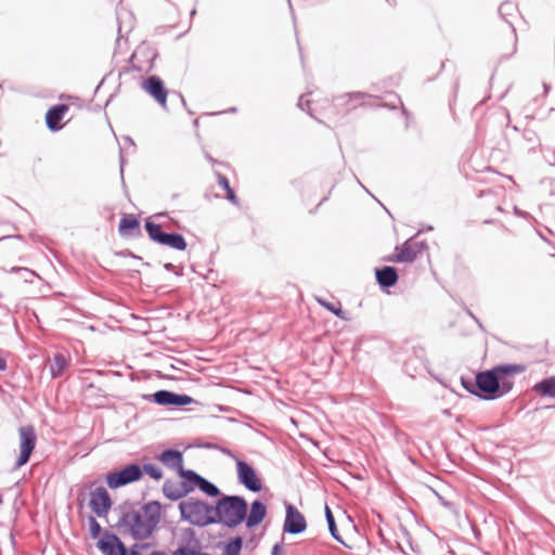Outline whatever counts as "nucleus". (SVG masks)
<instances>
[{
  "mask_svg": "<svg viewBox=\"0 0 555 555\" xmlns=\"http://www.w3.org/2000/svg\"><path fill=\"white\" fill-rule=\"evenodd\" d=\"M525 371L524 364H501L479 372L475 379L462 377L461 384L469 393L480 399L494 400L509 392L514 386V377Z\"/></svg>",
  "mask_w": 555,
  "mask_h": 555,
  "instance_id": "1",
  "label": "nucleus"
},
{
  "mask_svg": "<svg viewBox=\"0 0 555 555\" xmlns=\"http://www.w3.org/2000/svg\"><path fill=\"white\" fill-rule=\"evenodd\" d=\"M160 509L158 501H150L138 509L122 512L118 525L134 540H146L152 537L160 521Z\"/></svg>",
  "mask_w": 555,
  "mask_h": 555,
  "instance_id": "2",
  "label": "nucleus"
},
{
  "mask_svg": "<svg viewBox=\"0 0 555 555\" xmlns=\"http://www.w3.org/2000/svg\"><path fill=\"white\" fill-rule=\"evenodd\" d=\"M215 524H221L227 528H235L241 525L248 511L247 501L240 495H222L214 507Z\"/></svg>",
  "mask_w": 555,
  "mask_h": 555,
  "instance_id": "3",
  "label": "nucleus"
},
{
  "mask_svg": "<svg viewBox=\"0 0 555 555\" xmlns=\"http://www.w3.org/2000/svg\"><path fill=\"white\" fill-rule=\"evenodd\" d=\"M179 511L182 520L197 527L215 525V505L199 500L189 499L179 503Z\"/></svg>",
  "mask_w": 555,
  "mask_h": 555,
  "instance_id": "4",
  "label": "nucleus"
},
{
  "mask_svg": "<svg viewBox=\"0 0 555 555\" xmlns=\"http://www.w3.org/2000/svg\"><path fill=\"white\" fill-rule=\"evenodd\" d=\"M144 227L151 241L180 251L186 249L188 244L182 234L164 232L162 225L151 219L145 220Z\"/></svg>",
  "mask_w": 555,
  "mask_h": 555,
  "instance_id": "5",
  "label": "nucleus"
},
{
  "mask_svg": "<svg viewBox=\"0 0 555 555\" xmlns=\"http://www.w3.org/2000/svg\"><path fill=\"white\" fill-rule=\"evenodd\" d=\"M142 477V468L138 464H130L124 468L111 473L106 476V483L111 489L124 487L130 482L137 481Z\"/></svg>",
  "mask_w": 555,
  "mask_h": 555,
  "instance_id": "6",
  "label": "nucleus"
},
{
  "mask_svg": "<svg viewBox=\"0 0 555 555\" xmlns=\"http://www.w3.org/2000/svg\"><path fill=\"white\" fill-rule=\"evenodd\" d=\"M20 455L15 462V468L24 466L35 449L36 433L33 426H22L20 428Z\"/></svg>",
  "mask_w": 555,
  "mask_h": 555,
  "instance_id": "7",
  "label": "nucleus"
},
{
  "mask_svg": "<svg viewBox=\"0 0 555 555\" xmlns=\"http://www.w3.org/2000/svg\"><path fill=\"white\" fill-rule=\"evenodd\" d=\"M427 248V244L424 241L417 242L412 238L405 241L401 247L397 246V254L390 256L388 261L392 262H413L418 255Z\"/></svg>",
  "mask_w": 555,
  "mask_h": 555,
  "instance_id": "8",
  "label": "nucleus"
},
{
  "mask_svg": "<svg viewBox=\"0 0 555 555\" xmlns=\"http://www.w3.org/2000/svg\"><path fill=\"white\" fill-rule=\"evenodd\" d=\"M237 479L247 490L259 492L262 489L261 479L257 476L254 467L243 460H236Z\"/></svg>",
  "mask_w": 555,
  "mask_h": 555,
  "instance_id": "9",
  "label": "nucleus"
},
{
  "mask_svg": "<svg viewBox=\"0 0 555 555\" xmlns=\"http://www.w3.org/2000/svg\"><path fill=\"white\" fill-rule=\"evenodd\" d=\"M373 99V95L365 92H348L343 95L336 96L335 101L337 106L341 107L343 113L348 114L351 111L361 107V106H372L370 100Z\"/></svg>",
  "mask_w": 555,
  "mask_h": 555,
  "instance_id": "10",
  "label": "nucleus"
},
{
  "mask_svg": "<svg viewBox=\"0 0 555 555\" xmlns=\"http://www.w3.org/2000/svg\"><path fill=\"white\" fill-rule=\"evenodd\" d=\"M307 529L305 516L294 505L285 504V520L283 531L289 534H299Z\"/></svg>",
  "mask_w": 555,
  "mask_h": 555,
  "instance_id": "11",
  "label": "nucleus"
},
{
  "mask_svg": "<svg viewBox=\"0 0 555 555\" xmlns=\"http://www.w3.org/2000/svg\"><path fill=\"white\" fill-rule=\"evenodd\" d=\"M89 505L98 517H105L112 506V500L104 487H98L90 493Z\"/></svg>",
  "mask_w": 555,
  "mask_h": 555,
  "instance_id": "12",
  "label": "nucleus"
},
{
  "mask_svg": "<svg viewBox=\"0 0 555 555\" xmlns=\"http://www.w3.org/2000/svg\"><path fill=\"white\" fill-rule=\"evenodd\" d=\"M143 89L164 108L167 107L168 91L158 76H150L143 82Z\"/></svg>",
  "mask_w": 555,
  "mask_h": 555,
  "instance_id": "13",
  "label": "nucleus"
},
{
  "mask_svg": "<svg viewBox=\"0 0 555 555\" xmlns=\"http://www.w3.org/2000/svg\"><path fill=\"white\" fill-rule=\"evenodd\" d=\"M152 397L153 401L159 405L184 406L193 401L188 395H179L169 390H158Z\"/></svg>",
  "mask_w": 555,
  "mask_h": 555,
  "instance_id": "14",
  "label": "nucleus"
},
{
  "mask_svg": "<svg viewBox=\"0 0 555 555\" xmlns=\"http://www.w3.org/2000/svg\"><path fill=\"white\" fill-rule=\"evenodd\" d=\"M98 547L104 555H127L128 553L126 545L115 533L106 532L98 542Z\"/></svg>",
  "mask_w": 555,
  "mask_h": 555,
  "instance_id": "15",
  "label": "nucleus"
},
{
  "mask_svg": "<svg viewBox=\"0 0 555 555\" xmlns=\"http://www.w3.org/2000/svg\"><path fill=\"white\" fill-rule=\"evenodd\" d=\"M68 112L66 104H57L52 106L46 114V124L49 130L59 131L62 129L61 120Z\"/></svg>",
  "mask_w": 555,
  "mask_h": 555,
  "instance_id": "16",
  "label": "nucleus"
},
{
  "mask_svg": "<svg viewBox=\"0 0 555 555\" xmlns=\"http://www.w3.org/2000/svg\"><path fill=\"white\" fill-rule=\"evenodd\" d=\"M267 515V507L266 505L259 501L255 500L250 504L249 513H246V527L247 528H254L262 522Z\"/></svg>",
  "mask_w": 555,
  "mask_h": 555,
  "instance_id": "17",
  "label": "nucleus"
},
{
  "mask_svg": "<svg viewBox=\"0 0 555 555\" xmlns=\"http://www.w3.org/2000/svg\"><path fill=\"white\" fill-rule=\"evenodd\" d=\"M375 276L378 285L382 288L392 287L398 282V272L396 268L390 266L384 268H376Z\"/></svg>",
  "mask_w": 555,
  "mask_h": 555,
  "instance_id": "18",
  "label": "nucleus"
},
{
  "mask_svg": "<svg viewBox=\"0 0 555 555\" xmlns=\"http://www.w3.org/2000/svg\"><path fill=\"white\" fill-rule=\"evenodd\" d=\"M159 460L165 466L178 473L183 469V454L178 450L167 449L163 451L159 455Z\"/></svg>",
  "mask_w": 555,
  "mask_h": 555,
  "instance_id": "19",
  "label": "nucleus"
},
{
  "mask_svg": "<svg viewBox=\"0 0 555 555\" xmlns=\"http://www.w3.org/2000/svg\"><path fill=\"white\" fill-rule=\"evenodd\" d=\"M191 491L192 487H186V483L179 486L171 480H166L163 486V492L165 496L172 501H177L185 496Z\"/></svg>",
  "mask_w": 555,
  "mask_h": 555,
  "instance_id": "20",
  "label": "nucleus"
},
{
  "mask_svg": "<svg viewBox=\"0 0 555 555\" xmlns=\"http://www.w3.org/2000/svg\"><path fill=\"white\" fill-rule=\"evenodd\" d=\"M118 231L121 236L140 235V223L133 215H124L120 219Z\"/></svg>",
  "mask_w": 555,
  "mask_h": 555,
  "instance_id": "21",
  "label": "nucleus"
},
{
  "mask_svg": "<svg viewBox=\"0 0 555 555\" xmlns=\"http://www.w3.org/2000/svg\"><path fill=\"white\" fill-rule=\"evenodd\" d=\"M69 366V359L64 353H55L50 361L49 371L52 378L61 377Z\"/></svg>",
  "mask_w": 555,
  "mask_h": 555,
  "instance_id": "22",
  "label": "nucleus"
},
{
  "mask_svg": "<svg viewBox=\"0 0 555 555\" xmlns=\"http://www.w3.org/2000/svg\"><path fill=\"white\" fill-rule=\"evenodd\" d=\"M532 389L541 397L555 399V375L541 379Z\"/></svg>",
  "mask_w": 555,
  "mask_h": 555,
  "instance_id": "23",
  "label": "nucleus"
},
{
  "mask_svg": "<svg viewBox=\"0 0 555 555\" xmlns=\"http://www.w3.org/2000/svg\"><path fill=\"white\" fill-rule=\"evenodd\" d=\"M325 518H326V522H327V526H328L330 533L333 537V539H335L337 542H339V543L345 545V542H344L341 535L338 533L334 515H333L331 508L327 505L325 506Z\"/></svg>",
  "mask_w": 555,
  "mask_h": 555,
  "instance_id": "24",
  "label": "nucleus"
},
{
  "mask_svg": "<svg viewBox=\"0 0 555 555\" xmlns=\"http://www.w3.org/2000/svg\"><path fill=\"white\" fill-rule=\"evenodd\" d=\"M179 475L185 479L186 487H192V491L194 490L195 487L199 486L198 481L204 478L196 472L184 468L179 472Z\"/></svg>",
  "mask_w": 555,
  "mask_h": 555,
  "instance_id": "25",
  "label": "nucleus"
},
{
  "mask_svg": "<svg viewBox=\"0 0 555 555\" xmlns=\"http://www.w3.org/2000/svg\"><path fill=\"white\" fill-rule=\"evenodd\" d=\"M516 5L511 1L503 2L499 8V14L501 17L512 27V31L515 34V27L512 22L508 21L507 16L513 15L516 12Z\"/></svg>",
  "mask_w": 555,
  "mask_h": 555,
  "instance_id": "26",
  "label": "nucleus"
},
{
  "mask_svg": "<svg viewBox=\"0 0 555 555\" xmlns=\"http://www.w3.org/2000/svg\"><path fill=\"white\" fill-rule=\"evenodd\" d=\"M243 546V538L237 535L230 540L224 546L223 555H240Z\"/></svg>",
  "mask_w": 555,
  "mask_h": 555,
  "instance_id": "27",
  "label": "nucleus"
},
{
  "mask_svg": "<svg viewBox=\"0 0 555 555\" xmlns=\"http://www.w3.org/2000/svg\"><path fill=\"white\" fill-rule=\"evenodd\" d=\"M198 482L199 486L197 488L208 496L216 498L220 495L219 488L215 483L207 480L206 478L201 479Z\"/></svg>",
  "mask_w": 555,
  "mask_h": 555,
  "instance_id": "28",
  "label": "nucleus"
},
{
  "mask_svg": "<svg viewBox=\"0 0 555 555\" xmlns=\"http://www.w3.org/2000/svg\"><path fill=\"white\" fill-rule=\"evenodd\" d=\"M317 300L326 310H328L330 312H332L336 317H338V318H340L343 320H346L345 311L341 309V306H340L339 302L333 304V302H328V301H326V300H324L322 298H317Z\"/></svg>",
  "mask_w": 555,
  "mask_h": 555,
  "instance_id": "29",
  "label": "nucleus"
},
{
  "mask_svg": "<svg viewBox=\"0 0 555 555\" xmlns=\"http://www.w3.org/2000/svg\"><path fill=\"white\" fill-rule=\"evenodd\" d=\"M218 183L221 188H223L227 192V198L233 203V204H237V197L234 193V191L231 189L230 186V182L228 180V178L223 175H218Z\"/></svg>",
  "mask_w": 555,
  "mask_h": 555,
  "instance_id": "30",
  "label": "nucleus"
},
{
  "mask_svg": "<svg viewBox=\"0 0 555 555\" xmlns=\"http://www.w3.org/2000/svg\"><path fill=\"white\" fill-rule=\"evenodd\" d=\"M10 272L11 273H20L21 278L26 283H33L34 282V278L37 276L35 271H33L30 269H27V268H24V267H12L10 269Z\"/></svg>",
  "mask_w": 555,
  "mask_h": 555,
  "instance_id": "31",
  "label": "nucleus"
},
{
  "mask_svg": "<svg viewBox=\"0 0 555 555\" xmlns=\"http://www.w3.org/2000/svg\"><path fill=\"white\" fill-rule=\"evenodd\" d=\"M141 468L142 473L144 472L155 480H159L163 477V472L154 464H144Z\"/></svg>",
  "mask_w": 555,
  "mask_h": 555,
  "instance_id": "32",
  "label": "nucleus"
},
{
  "mask_svg": "<svg viewBox=\"0 0 555 555\" xmlns=\"http://www.w3.org/2000/svg\"><path fill=\"white\" fill-rule=\"evenodd\" d=\"M172 555H211L209 553L199 552L189 546H180L172 552Z\"/></svg>",
  "mask_w": 555,
  "mask_h": 555,
  "instance_id": "33",
  "label": "nucleus"
},
{
  "mask_svg": "<svg viewBox=\"0 0 555 555\" xmlns=\"http://www.w3.org/2000/svg\"><path fill=\"white\" fill-rule=\"evenodd\" d=\"M88 522L91 537L93 539L98 538L101 533V525L96 521V519L93 516H89Z\"/></svg>",
  "mask_w": 555,
  "mask_h": 555,
  "instance_id": "34",
  "label": "nucleus"
},
{
  "mask_svg": "<svg viewBox=\"0 0 555 555\" xmlns=\"http://www.w3.org/2000/svg\"><path fill=\"white\" fill-rule=\"evenodd\" d=\"M298 106L302 109V111H307L310 115H312L310 113V100H305V96L301 95L299 101H298Z\"/></svg>",
  "mask_w": 555,
  "mask_h": 555,
  "instance_id": "35",
  "label": "nucleus"
},
{
  "mask_svg": "<svg viewBox=\"0 0 555 555\" xmlns=\"http://www.w3.org/2000/svg\"><path fill=\"white\" fill-rule=\"evenodd\" d=\"M271 555H285L284 552L282 551V546L280 543H276L273 547H272V552H271Z\"/></svg>",
  "mask_w": 555,
  "mask_h": 555,
  "instance_id": "36",
  "label": "nucleus"
},
{
  "mask_svg": "<svg viewBox=\"0 0 555 555\" xmlns=\"http://www.w3.org/2000/svg\"><path fill=\"white\" fill-rule=\"evenodd\" d=\"M7 369V361L0 357V372L5 371Z\"/></svg>",
  "mask_w": 555,
  "mask_h": 555,
  "instance_id": "37",
  "label": "nucleus"
},
{
  "mask_svg": "<svg viewBox=\"0 0 555 555\" xmlns=\"http://www.w3.org/2000/svg\"><path fill=\"white\" fill-rule=\"evenodd\" d=\"M165 270L172 271L175 269V266L170 262L164 264Z\"/></svg>",
  "mask_w": 555,
  "mask_h": 555,
  "instance_id": "38",
  "label": "nucleus"
},
{
  "mask_svg": "<svg viewBox=\"0 0 555 555\" xmlns=\"http://www.w3.org/2000/svg\"><path fill=\"white\" fill-rule=\"evenodd\" d=\"M438 498H439L440 503H441L443 506H446V507H449V506H450V503H449V502H447L442 496L438 495Z\"/></svg>",
  "mask_w": 555,
  "mask_h": 555,
  "instance_id": "39",
  "label": "nucleus"
},
{
  "mask_svg": "<svg viewBox=\"0 0 555 555\" xmlns=\"http://www.w3.org/2000/svg\"><path fill=\"white\" fill-rule=\"evenodd\" d=\"M222 452L231 457H235L234 453L231 450L222 449Z\"/></svg>",
  "mask_w": 555,
  "mask_h": 555,
  "instance_id": "40",
  "label": "nucleus"
},
{
  "mask_svg": "<svg viewBox=\"0 0 555 555\" xmlns=\"http://www.w3.org/2000/svg\"><path fill=\"white\" fill-rule=\"evenodd\" d=\"M150 555H167V554L163 551H153Z\"/></svg>",
  "mask_w": 555,
  "mask_h": 555,
  "instance_id": "41",
  "label": "nucleus"
},
{
  "mask_svg": "<svg viewBox=\"0 0 555 555\" xmlns=\"http://www.w3.org/2000/svg\"><path fill=\"white\" fill-rule=\"evenodd\" d=\"M130 555H142V554H140V552L138 550L132 548Z\"/></svg>",
  "mask_w": 555,
  "mask_h": 555,
  "instance_id": "42",
  "label": "nucleus"
},
{
  "mask_svg": "<svg viewBox=\"0 0 555 555\" xmlns=\"http://www.w3.org/2000/svg\"><path fill=\"white\" fill-rule=\"evenodd\" d=\"M127 143H130L131 145H134L133 140L130 137L126 138Z\"/></svg>",
  "mask_w": 555,
  "mask_h": 555,
  "instance_id": "43",
  "label": "nucleus"
},
{
  "mask_svg": "<svg viewBox=\"0 0 555 555\" xmlns=\"http://www.w3.org/2000/svg\"><path fill=\"white\" fill-rule=\"evenodd\" d=\"M543 87H544L545 92H548V90H550V86H548V85H546V83H544V85H543Z\"/></svg>",
  "mask_w": 555,
  "mask_h": 555,
  "instance_id": "44",
  "label": "nucleus"
},
{
  "mask_svg": "<svg viewBox=\"0 0 555 555\" xmlns=\"http://www.w3.org/2000/svg\"><path fill=\"white\" fill-rule=\"evenodd\" d=\"M389 107L393 109L397 107V104L395 102H391V104H389Z\"/></svg>",
  "mask_w": 555,
  "mask_h": 555,
  "instance_id": "45",
  "label": "nucleus"
},
{
  "mask_svg": "<svg viewBox=\"0 0 555 555\" xmlns=\"http://www.w3.org/2000/svg\"><path fill=\"white\" fill-rule=\"evenodd\" d=\"M206 158H207L209 162H212V158H211V156H210V155H208V154H207V155H206Z\"/></svg>",
  "mask_w": 555,
  "mask_h": 555,
  "instance_id": "46",
  "label": "nucleus"
},
{
  "mask_svg": "<svg viewBox=\"0 0 555 555\" xmlns=\"http://www.w3.org/2000/svg\"><path fill=\"white\" fill-rule=\"evenodd\" d=\"M395 98L399 104H402L401 100L397 95Z\"/></svg>",
  "mask_w": 555,
  "mask_h": 555,
  "instance_id": "47",
  "label": "nucleus"
},
{
  "mask_svg": "<svg viewBox=\"0 0 555 555\" xmlns=\"http://www.w3.org/2000/svg\"><path fill=\"white\" fill-rule=\"evenodd\" d=\"M235 111H236L235 107H232V108L229 109V112H235Z\"/></svg>",
  "mask_w": 555,
  "mask_h": 555,
  "instance_id": "48",
  "label": "nucleus"
},
{
  "mask_svg": "<svg viewBox=\"0 0 555 555\" xmlns=\"http://www.w3.org/2000/svg\"><path fill=\"white\" fill-rule=\"evenodd\" d=\"M3 502V499H2V495L0 494V504H2Z\"/></svg>",
  "mask_w": 555,
  "mask_h": 555,
  "instance_id": "49",
  "label": "nucleus"
},
{
  "mask_svg": "<svg viewBox=\"0 0 555 555\" xmlns=\"http://www.w3.org/2000/svg\"><path fill=\"white\" fill-rule=\"evenodd\" d=\"M120 171H121V172L124 171L122 165L120 166Z\"/></svg>",
  "mask_w": 555,
  "mask_h": 555,
  "instance_id": "50",
  "label": "nucleus"
}]
</instances>
